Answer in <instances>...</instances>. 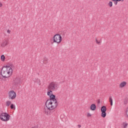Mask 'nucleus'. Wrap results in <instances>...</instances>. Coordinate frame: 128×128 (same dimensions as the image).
<instances>
[{
	"instance_id": "nucleus-28",
	"label": "nucleus",
	"mask_w": 128,
	"mask_h": 128,
	"mask_svg": "<svg viewBox=\"0 0 128 128\" xmlns=\"http://www.w3.org/2000/svg\"><path fill=\"white\" fill-rule=\"evenodd\" d=\"M126 116L128 117V110L126 111Z\"/></svg>"
},
{
	"instance_id": "nucleus-4",
	"label": "nucleus",
	"mask_w": 128,
	"mask_h": 128,
	"mask_svg": "<svg viewBox=\"0 0 128 128\" xmlns=\"http://www.w3.org/2000/svg\"><path fill=\"white\" fill-rule=\"evenodd\" d=\"M53 42H56V44H60L62 42V38L60 34H56L53 37Z\"/></svg>"
},
{
	"instance_id": "nucleus-14",
	"label": "nucleus",
	"mask_w": 128,
	"mask_h": 128,
	"mask_svg": "<svg viewBox=\"0 0 128 128\" xmlns=\"http://www.w3.org/2000/svg\"><path fill=\"white\" fill-rule=\"evenodd\" d=\"M5 60H6V56H4V55H2L1 60H2V62H4Z\"/></svg>"
},
{
	"instance_id": "nucleus-10",
	"label": "nucleus",
	"mask_w": 128,
	"mask_h": 128,
	"mask_svg": "<svg viewBox=\"0 0 128 128\" xmlns=\"http://www.w3.org/2000/svg\"><path fill=\"white\" fill-rule=\"evenodd\" d=\"M106 112V106H102L101 107V112Z\"/></svg>"
},
{
	"instance_id": "nucleus-26",
	"label": "nucleus",
	"mask_w": 128,
	"mask_h": 128,
	"mask_svg": "<svg viewBox=\"0 0 128 128\" xmlns=\"http://www.w3.org/2000/svg\"><path fill=\"white\" fill-rule=\"evenodd\" d=\"M44 64H48V61H46V62H43Z\"/></svg>"
},
{
	"instance_id": "nucleus-24",
	"label": "nucleus",
	"mask_w": 128,
	"mask_h": 128,
	"mask_svg": "<svg viewBox=\"0 0 128 128\" xmlns=\"http://www.w3.org/2000/svg\"><path fill=\"white\" fill-rule=\"evenodd\" d=\"M97 102H98V104H100V99L98 100Z\"/></svg>"
},
{
	"instance_id": "nucleus-6",
	"label": "nucleus",
	"mask_w": 128,
	"mask_h": 128,
	"mask_svg": "<svg viewBox=\"0 0 128 128\" xmlns=\"http://www.w3.org/2000/svg\"><path fill=\"white\" fill-rule=\"evenodd\" d=\"M16 98V93L14 90H11L8 92L9 100H14Z\"/></svg>"
},
{
	"instance_id": "nucleus-11",
	"label": "nucleus",
	"mask_w": 128,
	"mask_h": 128,
	"mask_svg": "<svg viewBox=\"0 0 128 128\" xmlns=\"http://www.w3.org/2000/svg\"><path fill=\"white\" fill-rule=\"evenodd\" d=\"M126 84V82H123L120 84V88H124Z\"/></svg>"
},
{
	"instance_id": "nucleus-19",
	"label": "nucleus",
	"mask_w": 128,
	"mask_h": 128,
	"mask_svg": "<svg viewBox=\"0 0 128 128\" xmlns=\"http://www.w3.org/2000/svg\"><path fill=\"white\" fill-rule=\"evenodd\" d=\"M112 2H114V4H115L116 6V4H118V2H120L119 0H114Z\"/></svg>"
},
{
	"instance_id": "nucleus-18",
	"label": "nucleus",
	"mask_w": 128,
	"mask_h": 128,
	"mask_svg": "<svg viewBox=\"0 0 128 128\" xmlns=\"http://www.w3.org/2000/svg\"><path fill=\"white\" fill-rule=\"evenodd\" d=\"M108 6H109L110 8H112V1L109 2Z\"/></svg>"
},
{
	"instance_id": "nucleus-20",
	"label": "nucleus",
	"mask_w": 128,
	"mask_h": 128,
	"mask_svg": "<svg viewBox=\"0 0 128 128\" xmlns=\"http://www.w3.org/2000/svg\"><path fill=\"white\" fill-rule=\"evenodd\" d=\"M96 42L98 44H100V42H98L97 38H96Z\"/></svg>"
},
{
	"instance_id": "nucleus-29",
	"label": "nucleus",
	"mask_w": 128,
	"mask_h": 128,
	"mask_svg": "<svg viewBox=\"0 0 128 128\" xmlns=\"http://www.w3.org/2000/svg\"><path fill=\"white\" fill-rule=\"evenodd\" d=\"M124 0H119V2H124Z\"/></svg>"
},
{
	"instance_id": "nucleus-16",
	"label": "nucleus",
	"mask_w": 128,
	"mask_h": 128,
	"mask_svg": "<svg viewBox=\"0 0 128 128\" xmlns=\"http://www.w3.org/2000/svg\"><path fill=\"white\" fill-rule=\"evenodd\" d=\"M12 104V102L10 101H7L6 102V106H10V105Z\"/></svg>"
},
{
	"instance_id": "nucleus-8",
	"label": "nucleus",
	"mask_w": 128,
	"mask_h": 128,
	"mask_svg": "<svg viewBox=\"0 0 128 128\" xmlns=\"http://www.w3.org/2000/svg\"><path fill=\"white\" fill-rule=\"evenodd\" d=\"M96 104H92L90 106V110H96Z\"/></svg>"
},
{
	"instance_id": "nucleus-31",
	"label": "nucleus",
	"mask_w": 128,
	"mask_h": 128,
	"mask_svg": "<svg viewBox=\"0 0 128 128\" xmlns=\"http://www.w3.org/2000/svg\"><path fill=\"white\" fill-rule=\"evenodd\" d=\"M124 104H126V102H124Z\"/></svg>"
},
{
	"instance_id": "nucleus-30",
	"label": "nucleus",
	"mask_w": 128,
	"mask_h": 128,
	"mask_svg": "<svg viewBox=\"0 0 128 128\" xmlns=\"http://www.w3.org/2000/svg\"><path fill=\"white\" fill-rule=\"evenodd\" d=\"M78 128H80L82 126H80V124H78Z\"/></svg>"
},
{
	"instance_id": "nucleus-23",
	"label": "nucleus",
	"mask_w": 128,
	"mask_h": 128,
	"mask_svg": "<svg viewBox=\"0 0 128 128\" xmlns=\"http://www.w3.org/2000/svg\"><path fill=\"white\" fill-rule=\"evenodd\" d=\"M126 126H128V124H125L124 126V128H126Z\"/></svg>"
},
{
	"instance_id": "nucleus-2",
	"label": "nucleus",
	"mask_w": 128,
	"mask_h": 128,
	"mask_svg": "<svg viewBox=\"0 0 128 128\" xmlns=\"http://www.w3.org/2000/svg\"><path fill=\"white\" fill-rule=\"evenodd\" d=\"M45 104L49 110H54L58 106V101L52 102V101L46 100Z\"/></svg>"
},
{
	"instance_id": "nucleus-12",
	"label": "nucleus",
	"mask_w": 128,
	"mask_h": 128,
	"mask_svg": "<svg viewBox=\"0 0 128 128\" xmlns=\"http://www.w3.org/2000/svg\"><path fill=\"white\" fill-rule=\"evenodd\" d=\"M101 116H102V118H106V112H102Z\"/></svg>"
},
{
	"instance_id": "nucleus-15",
	"label": "nucleus",
	"mask_w": 128,
	"mask_h": 128,
	"mask_svg": "<svg viewBox=\"0 0 128 128\" xmlns=\"http://www.w3.org/2000/svg\"><path fill=\"white\" fill-rule=\"evenodd\" d=\"M10 108H11V110H14H14H16V106H14V104H10Z\"/></svg>"
},
{
	"instance_id": "nucleus-21",
	"label": "nucleus",
	"mask_w": 128,
	"mask_h": 128,
	"mask_svg": "<svg viewBox=\"0 0 128 128\" xmlns=\"http://www.w3.org/2000/svg\"><path fill=\"white\" fill-rule=\"evenodd\" d=\"M87 116L88 118L90 116H92V114H90V113H88L87 114Z\"/></svg>"
},
{
	"instance_id": "nucleus-9",
	"label": "nucleus",
	"mask_w": 128,
	"mask_h": 128,
	"mask_svg": "<svg viewBox=\"0 0 128 128\" xmlns=\"http://www.w3.org/2000/svg\"><path fill=\"white\" fill-rule=\"evenodd\" d=\"M8 44V42L6 40H5L3 43H2V46L5 48V46H6Z\"/></svg>"
},
{
	"instance_id": "nucleus-17",
	"label": "nucleus",
	"mask_w": 128,
	"mask_h": 128,
	"mask_svg": "<svg viewBox=\"0 0 128 128\" xmlns=\"http://www.w3.org/2000/svg\"><path fill=\"white\" fill-rule=\"evenodd\" d=\"M50 92H52V90H49V91L48 92V96H52V94H50Z\"/></svg>"
},
{
	"instance_id": "nucleus-27",
	"label": "nucleus",
	"mask_w": 128,
	"mask_h": 128,
	"mask_svg": "<svg viewBox=\"0 0 128 128\" xmlns=\"http://www.w3.org/2000/svg\"><path fill=\"white\" fill-rule=\"evenodd\" d=\"M2 4L0 2V8H2Z\"/></svg>"
},
{
	"instance_id": "nucleus-13",
	"label": "nucleus",
	"mask_w": 128,
	"mask_h": 128,
	"mask_svg": "<svg viewBox=\"0 0 128 128\" xmlns=\"http://www.w3.org/2000/svg\"><path fill=\"white\" fill-rule=\"evenodd\" d=\"M109 102L110 104V106H112V96H110Z\"/></svg>"
},
{
	"instance_id": "nucleus-5",
	"label": "nucleus",
	"mask_w": 128,
	"mask_h": 128,
	"mask_svg": "<svg viewBox=\"0 0 128 128\" xmlns=\"http://www.w3.org/2000/svg\"><path fill=\"white\" fill-rule=\"evenodd\" d=\"M48 90H56V88H58V84L52 82L50 83V85L48 86Z\"/></svg>"
},
{
	"instance_id": "nucleus-1",
	"label": "nucleus",
	"mask_w": 128,
	"mask_h": 128,
	"mask_svg": "<svg viewBox=\"0 0 128 128\" xmlns=\"http://www.w3.org/2000/svg\"><path fill=\"white\" fill-rule=\"evenodd\" d=\"M0 74L4 78H8L12 74V68L10 65L4 66L1 70Z\"/></svg>"
},
{
	"instance_id": "nucleus-25",
	"label": "nucleus",
	"mask_w": 128,
	"mask_h": 128,
	"mask_svg": "<svg viewBox=\"0 0 128 128\" xmlns=\"http://www.w3.org/2000/svg\"><path fill=\"white\" fill-rule=\"evenodd\" d=\"M7 32H8V34H10V30H7Z\"/></svg>"
},
{
	"instance_id": "nucleus-3",
	"label": "nucleus",
	"mask_w": 128,
	"mask_h": 128,
	"mask_svg": "<svg viewBox=\"0 0 128 128\" xmlns=\"http://www.w3.org/2000/svg\"><path fill=\"white\" fill-rule=\"evenodd\" d=\"M10 114L6 112H2L0 115V118L2 122H8L10 120Z\"/></svg>"
},
{
	"instance_id": "nucleus-22",
	"label": "nucleus",
	"mask_w": 128,
	"mask_h": 128,
	"mask_svg": "<svg viewBox=\"0 0 128 128\" xmlns=\"http://www.w3.org/2000/svg\"><path fill=\"white\" fill-rule=\"evenodd\" d=\"M48 61V58H45L43 62H46Z\"/></svg>"
},
{
	"instance_id": "nucleus-7",
	"label": "nucleus",
	"mask_w": 128,
	"mask_h": 128,
	"mask_svg": "<svg viewBox=\"0 0 128 128\" xmlns=\"http://www.w3.org/2000/svg\"><path fill=\"white\" fill-rule=\"evenodd\" d=\"M47 100H48V102H57L56 99V95L52 94L51 96H50V98Z\"/></svg>"
}]
</instances>
